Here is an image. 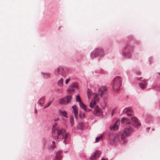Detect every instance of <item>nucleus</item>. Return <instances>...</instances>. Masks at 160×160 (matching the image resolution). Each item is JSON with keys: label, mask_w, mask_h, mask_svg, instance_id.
I'll return each instance as SVG.
<instances>
[{"label": "nucleus", "mask_w": 160, "mask_h": 160, "mask_svg": "<svg viewBox=\"0 0 160 160\" xmlns=\"http://www.w3.org/2000/svg\"><path fill=\"white\" fill-rule=\"evenodd\" d=\"M132 132V127H128L118 134L110 133L109 135V143L113 145H116L118 142L121 144H125L127 142V138Z\"/></svg>", "instance_id": "nucleus-1"}, {"label": "nucleus", "mask_w": 160, "mask_h": 160, "mask_svg": "<svg viewBox=\"0 0 160 160\" xmlns=\"http://www.w3.org/2000/svg\"><path fill=\"white\" fill-rule=\"evenodd\" d=\"M107 89L106 87H102L99 88L98 89V93H93L92 94L93 95V99L90 102V107L92 109L87 108L86 112H90L92 111L93 114L98 115V114L101 113L102 112V109L99 108L98 106L96 105V101H98V97H101L102 96L106 93Z\"/></svg>", "instance_id": "nucleus-2"}, {"label": "nucleus", "mask_w": 160, "mask_h": 160, "mask_svg": "<svg viewBox=\"0 0 160 160\" xmlns=\"http://www.w3.org/2000/svg\"><path fill=\"white\" fill-rule=\"evenodd\" d=\"M52 134L53 139L56 141L63 140V143L65 144L69 142L70 136L68 133H66L65 130L55 128L52 130Z\"/></svg>", "instance_id": "nucleus-3"}, {"label": "nucleus", "mask_w": 160, "mask_h": 160, "mask_svg": "<svg viewBox=\"0 0 160 160\" xmlns=\"http://www.w3.org/2000/svg\"><path fill=\"white\" fill-rule=\"evenodd\" d=\"M134 47L133 45L127 43L122 50V54L123 57L125 58H130L133 52Z\"/></svg>", "instance_id": "nucleus-4"}, {"label": "nucleus", "mask_w": 160, "mask_h": 160, "mask_svg": "<svg viewBox=\"0 0 160 160\" xmlns=\"http://www.w3.org/2000/svg\"><path fill=\"white\" fill-rule=\"evenodd\" d=\"M131 120L134 127L137 128H139L141 125V123L139 120L136 117H132L131 118V119L128 118H123L121 119V122L122 124H127L130 122Z\"/></svg>", "instance_id": "nucleus-5"}, {"label": "nucleus", "mask_w": 160, "mask_h": 160, "mask_svg": "<svg viewBox=\"0 0 160 160\" xmlns=\"http://www.w3.org/2000/svg\"><path fill=\"white\" fill-rule=\"evenodd\" d=\"M104 56V53L103 49L101 47L95 48L90 53V56L92 59H94L97 57H99V59L102 58Z\"/></svg>", "instance_id": "nucleus-6"}, {"label": "nucleus", "mask_w": 160, "mask_h": 160, "mask_svg": "<svg viewBox=\"0 0 160 160\" xmlns=\"http://www.w3.org/2000/svg\"><path fill=\"white\" fill-rule=\"evenodd\" d=\"M113 85V91L115 92L120 88L122 84V81L121 77L116 76L112 81Z\"/></svg>", "instance_id": "nucleus-7"}, {"label": "nucleus", "mask_w": 160, "mask_h": 160, "mask_svg": "<svg viewBox=\"0 0 160 160\" xmlns=\"http://www.w3.org/2000/svg\"><path fill=\"white\" fill-rule=\"evenodd\" d=\"M120 122V120H117L112 126H111L110 127V129L111 131L113 132L117 130L118 128Z\"/></svg>", "instance_id": "nucleus-8"}, {"label": "nucleus", "mask_w": 160, "mask_h": 160, "mask_svg": "<svg viewBox=\"0 0 160 160\" xmlns=\"http://www.w3.org/2000/svg\"><path fill=\"white\" fill-rule=\"evenodd\" d=\"M123 113H126L128 116H131L133 114V112L130 107H126L123 110Z\"/></svg>", "instance_id": "nucleus-9"}, {"label": "nucleus", "mask_w": 160, "mask_h": 160, "mask_svg": "<svg viewBox=\"0 0 160 160\" xmlns=\"http://www.w3.org/2000/svg\"><path fill=\"white\" fill-rule=\"evenodd\" d=\"M148 80V79H144L141 81L139 83V85L141 88L143 89L147 86L148 84L146 82Z\"/></svg>", "instance_id": "nucleus-10"}, {"label": "nucleus", "mask_w": 160, "mask_h": 160, "mask_svg": "<svg viewBox=\"0 0 160 160\" xmlns=\"http://www.w3.org/2000/svg\"><path fill=\"white\" fill-rule=\"evenodd\" d=\"M62 152L61 151H59L58 152L55 157L53 159V160H60L62 158Z\"/></svg>", "instance_id": "nucleus-11"}, {"label": "nucleus", "mask_w": 160, "mask_h": 160, "mask_svg": "<svg viewBox=\"0 0 160 160\" xmlns=\"http://www.w3.org/2000/svg\"><path fill=\"white\" fill-rule=\"evenodd\" d=\"M101 155V152L99 151H96L94 156L92 155L90 157V160H95V157H99Z\"/></svg>", "instance_id": "nucleus-12"}, {"label": "nucleus", "mask_w": 160, "mask_h": 160, "mask_svg": "<svg viewBox=\"0 0 160 160\" xmlns=\"http://www.w3.org/2000/svg\"><path fill=\"white\" fill-rule=\"evenodd\" d=\"M41 73L42 75L43 78L46 79L49 78L50 77L51 75V74L49 72H42Z\"/></svg>", "instance_id": "nucleus-13"}, {"label": "nucleus", "mask_w": 160, "mask_h": 160, "mask_svg": "<svg viewBox=\"0 0 160 160\" xmlns=\"http://www.w3.org/2000/svg\"><path fill=\"white\" fill-rule=\"evenodd\" d=\"M59 103L62 105H66L67 104L65 97L61 98L60 99Z\"/></svg>", "instance_id": "nucleus-14"}, {"label": "nucleus", "mask_w": 160, "mask_h": 160, "mask_svg": "<svg viewBox=\"0 0 160 160\" xmlns=\"http://www.w3.org/2000/svg\"><path fill=\"white\" fill-rule=\"evenodd\" d=\"M77 128L78 129L81 130H83L84 128L83 123L82 122H79L77 125Z\"/></svg>", "instance_id": "nucleus-15"}, {"label": "nucleus", "mask_w": 160, "mask_h": 160, "mask_svg": "<svg viewBox=\"0 0 160 160\" xmlns=\"http://www.w3.org/2000/svg\"><path fill=\"white\" fill-rule=\"evenodd\" d=\"M65 99L66 100L67 104L69 103L71 101L72 98V96L70 95H68L65 97Z\"/></svg>", "instance_id": "nucleus-16"}, {"label": "nucleus", "mask_w": 160, "mask_h": 160, "mask_svg": "<svg viewBox=\"0 0 160 160\" xmlns=\"http://www.w3.org/2000/svg\"><path fill=\"white\" fill-rule=\"evenodd\" d=\"M60 75H62L63 76L66 75L65 72L63 68L62 67H59Z\"/></svg>", "instance_id": "nucleus-17"}, {"label": "nucleus", "mask_w": 160, "mask_h": 160, "mask_svg": "<svg viewBox=\"0 0 160 160\" xmlns=\"http://www.w3.org/2000/svg\"><path fill=\"white\" fill-rule=\"evenodd\" d=\"M58 85L60 87H62L63 85V79L62 78H61L59 79L57 82Z\"/></svg>", "instance_id": "nucleus-18"}, {"label": "nucleus", "mask_w": 160, "mask_h": 160, "mask_svg": "<svg viewBox=\"0 0 160 160\" xmlns=\"http://www.w3.org/2000/svg\"><path fill=\"white\" fill-rule=\"evenodd\" d=\"M54 73L55 75L56 76H58L60 75L59 67L55 68L54 71Z\"/></svg>", "instance_id": "nucleus-19"}, {"label": "nucleus", "mask_w": 160, "mask_h": 160, "mask_svg": "<svg viewBox=\"0 0 160 160\" xmlns=\"http://www.w3.org/2000/svg\"><path fill=\"white\" fill-rule=\"evenodd\" d=\"M70 87L72 88H75L78 89V85L77 82H75L71 84Z\"/></svg>", "instance_id": "nucleus-20"}, {"label": "nucleus", "mask_w": 160, "mask_h": 160, "mask_svg": "<svg viewBox=\"0 0 160 160\" xmlns=\"http://www.w3.org/2000/svg\"><path fill=\"white\" fill-rule=\"evenodd\" d=\"M80 106L82 108L84 111L87 110L86 106L82 102L79 103Z\"/></svg>", "instance_id": "nucleus-21"}, {"label": "nucleus", "mask_w": 160, "mask_h": 160, "mask_svg": "<svg viewBox=\"0 0 160 160\" xmlns=\"http://www.w3.org/2000/svg\"><path fill=\"white\" fill-rule=\"evenodd\" d=\"M73 112L74 114V116L75 118L78 119V109L77 108H75L73 109Z\"/></svg>", "instance_id": "nucleus-22"}, {"label": "nucleus", "mask_w": 160, "mask_h": 160, "mask_svg": "<svg viewBox=\"0 0 160 160\" xmlns=\"http://www.w3.org/2000/svg\"><path fill=\"white\" fill-rule=\"evenodd\" d=\"M59 113L63 116H64L66 118L67 117L66 116L67 114V112L65 110H63L62 111H60Z\"/></svg>", "instance_id": "nucleus-23"}, {"label": "nucleus", "mask_w": 160, "mask_h": 160, "mask_svg": "<svg viewBox=\"0 0 160 160\" xmlns=\"http://www.w3.org/2000/svg\"><path fill=\"white\" fill-rule=\"evenodd\" d=\"M70 121L71 125V126H73L74 123V117L73 116H70Z\"/></svg>", "instance_id": "nucleus-24"}, {"label": "nucleus", "mask_w": 160, "mask_h": 160, "mask_svg": "<svg viewBox=\"0 0 160 160\" xmlns=\"http://www.w3.org/2000/svg\"><path fill=\"white\" fill-rule=\"evenodd\" d=\"M42 142L43 143L42 148H45L46 144L47 142V140L46 138H43L42 140Z\"/></svg>", "instance_id": "nucleus-25"}, {"label": "nucleus", "mask_w": 160, "mask_h": 160, "mask_svg": "<svg viewBox=\"0 0 160 160\" xmlns=\"http://www.w3.org/2000/svg\"><path fill=\"white\" fill-rule=\"evenodd\" d=\"M76 101L77 102H78L79 103L82 102L79 95H77L76 97Z\"/></svg>", "instance_id": "nucleus-26"}, {"label": "nucleus", "mask_w": 160, "mask_h": 160, "mask_svg": "<svg viewBox=\"0 0 160 160\" xmlns=\"http://www.w3.org/2000/svg\"><path fill=\"white\" fill-rule=\"evenodd\" d=\"M45 101V97L43 96L41 98V106H42L41 104L44 103Z\"/></svg>", "instance_id": "nucleus-27"}, {"label": "nucleus", "mask_w": 160, "mask_h": 160, "mask_svg": "<svg viewBox=\"0 0 160 160\" xmlns=\"http://www.w3.org/2000/svg\"><path fill=\"white\" fill-rule=\"evenodd\" d=\"M52 101H50L48 102L47 104L42 108L43 109H45V108L48 107L50 104L52 103Z\"/></svg>", "instance_id": "nucleus-28"}, {"label": "nucleus", "mask_w": 160, "mask_h": 160, "mask_svg": "<svg viewBox=\"0 0 160 160\" xmlns=\"http://www.w3.org/2000/svg\"><path fill=\"white\" fill-rule=\"evenodd\" d=\"M87 94L88 98L89 99L90 98V96H91L92 95V93L90 92L89 90H88L87 91Z\"/></svg>", "instance_id": "nucleus-29"}, {"label": "nucleus", "mask_w": 160, "mask_h": 160, "mask_svg": "<svg viewBox=\"0 0 160 160\" xmlns=\"http://www.w3.org/2000/svg\"><path fill=\"white\" fill-rule=\"evenodd\" d=\"M153 58L152 57H150L149 58V62L150 63H152V62Z\"/></svg>", "instance_id": "nucleus-30"}, {"label": "nucleus", "mask_w": 160, "mask_h": 160, "mask_svg": "<svg viewBox=\"0 0 160 160\" xmlns=\"http://www.w3.org/2000/svg\"><path fill=\"white\" fill-rule=\"evenodd\" d=\"M94 72L96 73H100L101 71L100 70H96L92 72L93 73H94Z\"/></svg>", "instance_id": "nucleus-31"}, {"label": "nucleus", "mask_w": 160, "mask_h": 160, "mask_svg": "<svg viewBox=\"0 0 160 160\" xmlns=\"http://www.w3.org/2000/svg\"><path fill=\"white\" fill-rule=\"evenodd\" d=\"M100 139V137H98L96 138L95 139V142H98Z\"/></svg>", "instance_id": "nucleus-32"}, {"label": "nucleus", "mask_w": 160, "mask_h": 160, "mask_svg": "<svg viewBox=\"0 0 160 160\" xmlns=\"http://www.w3.org/2000/svg\"><path fill=\"white\" fill-rule=\"evenodd\" d=\"M70 78H68L66 80H65V83L66 84H67L68 83L69 81L70 80Z\"/></svg>", "instance_id": "nucleus-33"}, {"label": "nucleus", "mask_w": 160, "mask_h": 160, "mask_svg": "<svg viewBox=\"0 0 160 160\" xmlns=\"http://www.w3.org/2000/svg\"><path fill=\"white\" fill-rule=\"evenodd\" d=\"M55 142L54 141H53L52 142V144L53 145V146H52L51 147L52 148V149H53L55 147V146L54 145V143H55Z\"/></svg>", "instance_id": "nucleus-34"}, {"label": "nucleus", "mask_w": 160, "mask_h": 160, "mask_svg": "<svg viewBox=\"0 0 160 160\" xmlns=\"http://www.w3.org/2000/svg\"><path fill=\"white\" fill-rule=\"evenodd\" d=\"M76 107H77L76 105H74L72 106V108L73 109H75V108H76Z\"/></svg>", "instance_id": "nucleus-35"}, {"label": "nucleus", "mask_w": 160, "mask_h": 160, "mask_svg": "<svg viewBox=\"0 0 160 160\" xmlns=\"http://www.w3.org/2000/svg\"><path fill=\"white\" fill-rule=\"evenodd\" d=\"M82 119H84L85 118V114L84 113H83L82 114Z\"/></svg>", "instance_id": "nucleus-36"}, {"label": "nucleus", "mask_w": 160, "mask_h": 160, "mask_svg": "<svg viewBox=\"0 0 160 160\" xmlns=\"http://www.w3.org/2000/svg\"><path fill=\"white\" fill-rule=\"evenodd\" d=\"M79 117L81 118V119H82V113H81V112H80L79 114Z\"/></svg>", "instance_id": "nucleus-37"}, {"label": "nucleus", "mask_w": 160, "mask_h": 160, "mask_svg": "<svg viewBox=\"0 0 160 160\" xmlns=\"http://www.w3.org/2000/svg\"><path fill=\"white\" fill-rule=\"evenodd\" d=\"M101 160H108V159L107 158H102L101 159Z\"/></svg>", "instance_id": "nucleus-38"}, {"label": "nucleus", "mask_w": 160, "mask_h": 160, "mask_svg": "<svg viewBox=\"0 0 160 160\" xmlns=\"http://www.w3.org/2000/svg\"><path fill=\"white\" fill-rule=\"evenodd\" d=\"M58 119H59V118H55V119H54V121H58Z\"/></svg>", "instance_id": "nucleus-39"}, {"label": "nucleus", "mask_w": 160, "mask_h": 160, "mask_svg": "<svg viewBox=\"0 0 160 160\" xmlns=\"http://www.w3.org/2000/svg\"><path fill=\"white\" fill-rule=\"evenodd\" d=\"M103 134H102L101 135H100V136H99V137H100V139H102V137H103Z\"/></svg>", "instance_id": "nucleus-40"}, {"label": "nucleus", "mask_w": 160, "mask_h": 160, "mask_svg": "<svg viewBox=\"0 0 160 160\" xmlns=\"http://www.w3.org/2000/svg\"><path fill=\"white\" fill-rule=\"evenodd\" d=\"M57 125V124L56 123H55L54 125H53V127H55Z\"/></svg>", "instance_id": "nucleus-41"}, {"label": "nucleus", "mask_w": 160, "mask_h": 160, "mask_svg": "<svg viewBox=\"0 0 160 160\" xmlns=\"http://www.w3.org/2000/svg\"><path fill=\"white\" fill-rule=\"evenodd\" d=\"M150 129V128H147V131H148L149 130V129Z\"/></svg>", "instance_id": "nucleus-42"}, {"label": "nucleus", "mask_w": 160, "mask_h": 160, "mask_svg": "<svg viewBox=\"0 0 160 160\" xmlns=\"http://www.w3.org/2000/svg\"><path fill=\"white\" fill-rule=\"evenodd\" d=\"M142 78H141V77H140V78H138V80H141V79Z\"/></svg>", "instance_id": "nucleus-43"}, {"label": "nucleus", "mask_w": 160, "mask_h": 160, "mask_svg": "<svg viewBox=\"0 0 160 160\" xmlns=\"http://www.w3.org/2000/svg\"><path fill=\"white\" fill-rule=\"evenodd\" d=\"M69 91V92H70V90H67V91L68 92Z\"/></svg>", "instance_id": "nucleus-44"}, {"label": "nucleus", "mask_w": 160, "mask_h": 160, "mask_svg": "<svg viewBox=\"0 0 160 160\" xmlns=\"http://www.w3.org/2000/svg\"><path fill=\"white\" fill-rule=\"evenodd\" d=\"M152 88H154V87H152Z\"/></svg>", "instance_id": "nucleus-45"}]
</instances>
